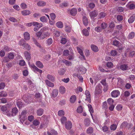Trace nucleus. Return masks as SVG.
Returning <instances> with one entry per match:
<instances>
[{
  "instance_id": "obj_15",
  "label": "nucleus",
  "mask_w": 135,
  "mask_h": 135,
  "mask_svg": "<svg viewBox=\"0 0 135 135\" xmlns=\"http://www.w3.org/2000/svg\"><path fill=\"white\" fill-rule=\"evenodd\" d=\"M90 47L92 50L94 52H97L99 51L98 47L94 44H91Z\"/></svg>"
},
{
  "instance_id": "obj_44",
  "label": "nucleus",
  "mask_w": 135,
  "mask_h": 135,
  "mask_svg": "<svg viewBox=\"0 0 135 135\" xmlns=\"http://www.w3.org/2000/svg\"><path fill=\"white\" fill-rule=\"evenodd\" d=\"M85 124L86 126H88L90 124V121L88 118H86L84 120Z\"/></svg>"
},
{
  "instance_id": "obj_26",
  "label": "nucleus",
  "mask_w": 135,
  "mask_h": 135,
  "mask_svg": "<svg viewBox=\"0 0 135 135\" xmlns=\"http://www.w3.org/2000/svg\"><path fill=\"white\" fill-rule=\"evenodd\" d=\"M46 2L43 1H39L37 3V5L40 7L45 6L46 5Z\"/></svg>"
},
{
  "instance_id": "obj_56",
  "label": "nucleus",
  "mask_w": 135,
  "mask_h": 135,
  "mask_svg": "<svg viewBox=\"0 0 135 135\" xmlns=\"http://www.w3.org/2000/svg\"><path fill=\"white\" fill-rule=\"evenodd\" d=\"M115 26L114 22L112 21L110 22L109 24V26L110 28H114Z\"/></svg>"
},
{
  "instance_id": "obj_23",
  "label": "nucleus",
  "mask_w": 135,
  "mask_h": 135,
  "mask_svg": "<svg viewBox=\"0 0 135 135\" xmlns=\"http://www.w3.org/2000/svg\"><path fill=\"white\" fill-rule=\"evenodd\" d=\"M59 92L61 94H64L65 92V89L64 86H61L60 87L59 89Z\"/></svg>"
},
{
  "instance_id": "obj_17",
  "label": "nucleus",
  "mask_w": 135,
  "mask_h": 135,
  "mask_svg": "<svg viewBox=\"0 0 135 135\" xmlns=\"http://www.w3.org/2000/svg\"><path fill=\"white\" fill-rule=\"evenodd\" d=\"M70 13L71 16H75L77 13V10L75 8H73L70 10Z\"/></svg>"
},
{
  "instance_id": "obj_47",
  "label": "nucleus",
  "mask_w": 135,
  "mask_h": 135,
  "mask_svg": "<svg viewBox=\"0 0 135 135\" xmlns=\"http://www.w3.org/2000/svg\"><path fill=\"white\" fill-rule=\"evenodd\" d=\"M68 4L66 2H64L60 4V6L61 8L66 7L68 6Z\"/></svg>"
},
{
  "instance_id": "obj_49",
  "label": "nucleus",
  "mask_w": 135,
  "mask_h": 135,
  "mask_svg": "<svg viewBox=\"0 0 135 135\" xmlns=\"http://www.w3.org/2000/svg\"><path fill=\"white\" fill-rule=\"evenodd\" d=\"M117 51L114 50H112L110 52V54L111 56H114L117 54Z\"/></svg>"
},
{
  "instance_id": "obj_32",
  "label": "nucleus",
  "mask_w": 135,
  "mask_h": 135,
  "mask_svg": "<svg viewBox=\"0 0 135 135\" xmlns=\"http://www.w3.org/2000/svg\"><path fill=\"white\" fill-rule=\"evenodd\" d=\"M49 35V33L48 32H43L42 31V33L41 36V39H44L46 37L48 36Z\"/></svg>"
},
{
  "instance_id": "obj_34",
  "label": "nucleus",
  "mask_w": 135,
  "mask_h": 135,
  "mask_svg": "<svg viewBox=\"0 0 135 135\" xmlns=\"http://www.w3.org/2000/svg\"><path fill=\"white\" fill-rule=\"evenodd\" d=\"M124 83V81L122 79L119 78L118 80V84L120 86L123 85Z\"/></svg>"
},
{
  "instance_id": "obj_35",
  "label": "nucleus",
  "mask_w": 135,
  "mask_h": 135,
  "mask_svg": "<svg viewBox=\"0 0 135 135\" xmlns=\"http://www.w3.org/2000/svg\"><path fill=\"white\" fill-rule=\"evenodd\" d=\"M21 13L23 15L26 16L31 14V12L28 10H24L22 11Z\"/></svg>"
},
{
  "instance_id": "obj_61",
  "label": "nucleus",
  "mask_w": 135,
  "mask_h": 135,
  "mask_svg": "<svg viewBox=\"0 0 135 135\" xmlns=\"http://www.w3.org/2000/svg\"><path fill=\"white\" fill-rule=\"evenodd\" d=\"M33 123L34 126H37L39 124L40 122L37 120L35 119L33 120Z\"/></svg>"
},
{
  "instance_id": "obj_30",
  "label": "nucleus",
  "mask_w": 135,
  "mask_h": 135,
  "mask_svg": "<svg viewBox=\"0 0 135 135\" xmlns=\"http://www.w3.org/2000/svg\"><path fill=\"white\" fill-rule=\"evenodd\" d=\"M58 94V90L55 89L52 91V96L53 97L55 98L56 97Z\"/></svg>"
},
{
  "instance_id": "obj_9",
  "label": "nucleus",
  "mask_w": 135,
  "mask_h": 135,
  "mask_svg": "<svg viewBox=\"0 0 135 135\" xmlns=\"http://www.w3.org/2000/svg\"><path fill=\"white\" fill-rule=\"evenodd\" d=\"M119 68L121 70L125 71L128 70L129 68L127 65L126 64H122L119 66Z\"/></svg>"
},
{
  "instance_id": "obj_20",
  "label": "nucleus",
  "mask_w": 135,
  "mask_h": 135,
  "mask_svg": "<svg viewBox=\"0 0 135 135\" xmlns=\"http://www.w3.org/2000/svg\"><path fill=\"white\" fill-rule=\"evenodd\" d=\"M36 66L40 68H42L44 67V65L40 61H37L36 62Z\"/></svg>"
},
{
  "instance_id": "obj_58",
  "label": "nucleus",
  "mask_w": 135,
  "mask_h": 135,
  "mask_svg": "<svg viewBox=\"0 0 135 135\" xmlns=\"http://www.w3.org/2000/svg\"><path fill=\"white\" fill-rule=\"evenodd\" d=\"M107 103H108L110 105L113 104L114 100L112 98H109L107 100Z\"/></svg>"
},
{
  "instance_id": "obj_59",
  "label": "nucleus",
  "mask_w": 135,
  "mask_h": 135,
  "mask_svg": "<svg viewBox=\"0 0 135 135\" xmlns=\"http://www.w3.org/2000/svg\"><path fill=\"white\" fill-rule=\"evenodd\" d=\"M111 135H124L122 131H117L116 132L115 134H112Z\"/></svg>"
},
{
  "instance_id": "obj_27",
  "label": "nucleus",
  "mask_w": 135,
  "mask_h": 135,
  "mask_svg": "<svg viewBox=\"0 0 135 135\" xmlns=\"http://www.w3.org/2000/svg\"><path fill=\"white\" fill-rule=\"evenodd\" d=\"M15 56L14 53L11 52L8 53V57L10 60H11L13 59Z\"/></svg>"
},
{
  "instance_id": "obj_2",
  "label": "nucleus",
  "mask_w": 135,
  "mask_h": 135,
  "mask_svg": "<svg viewBox=\"0 0 135 135\" xmlns=\"http://www.w3.org/2000/svg\"><path fill=\"white\" fill-rule=\"evenodd\" d=\"M29 66L35 72L37 73H38L41 74L42 73V70L38 68L33 64H29Z\"/></svg>"
},
{
  "instance_id": "obj_33",
  "label": "nucleus",
  "mask_w": 135,
  "mask_h": 135,
  "mask_svg": "<svg viewBox=\"0 0 135 135\" xmlns=\"http://www.w3.org/2000/svg\"><path fill=\"white\" fill-rule=\"evenodd\" d=\"M17 112L18 110L16 108H13L12 110L11 115L13 116H15L16 115Z\"/></svg>"
},
{
  "instance_id": "obj_3",
  "label": "nucleus",
  "mask_w": 135,
  "mask_h": 135,
  "mask_svg": "<svg viewBox=\"0 0 135 135\" xmlns=\"http://www.w3.org/2000/svg\"><path fill=\"white\" fill-rule=\"evenodd\" d=\"M27 111L26 110H24L22 111L20 117V119L21 122L23 123L25 120L27 119Z\"/></svg>"
},
{
  "instance_id": "obj_28",
  "label": "nucleus",
  "mask_w": 135,
  "mask_h": 135,
  "mask_svg": "<svg viewBox=\"0 0 135 135\" xmlns=\"http://www.w3.org/2000/svg\"><path fill=\"white\" fill-rule=\"evenodd\" d=\"M83 24L85 26H86L88 25V20L86 16H83Z\"/></svg>"
},
{
  "instance_id": "obj_4",
  "label": "nucleus",
  "mask_w": 135,
  "mask_h": 135,
  "mask_svg": "<svg viewBox=\"0 0 135 135\" xmlns=\"http://www.w3.org/2000/svg\"><path fill=\"white\" fill-rule=\"evenodd\" d=\"M76 49L78 53H79L80 55V56L79 57L81 59V60H85V57L84 55L83 51L82 50V48L77 46L76 47Z\"/></svg>"
},
{
  "instance_id": "obj_45",
  "label": "nucleus",
  "mask_w": 135,
  "mask_h": 135,
  "mask_svg": "<svg viewBox=\"0 0 135 135\" xmlns=\"http://www.w3.org/2000/svg\"><path fill=\"white\" fill-rule=\"evenodd\" d=\"M107 25L105 22H103L101 24V27L102 30H104L107 27Z\"/></svg>"
},
{
  "instance_id": "obj_16",
  "label": "nucleus",
  "mask_w": 135,
  "mask_h": 135,
  "mask_svg": "<svg viewBox=\"0 0 135 135\" xmlns=\"http://www.w3.org/2000/svg\"><path fill=\"white\" fill-rule=\"evenodd\" d=\"M135 20V15H132L129 18L128 22L129 23H133Z\"/></svg>"
},
{
  "instance_id": "obj_8",
  "label": "nucleus",
  "mask_w": 135,
  "mask_h": 135,
  "mask_svg": "<svg viewBox=\"0 0 135 135\" xmlns=\"http://www.w3.org/2000/svg\"><path fill=\"white\" fill-rule=\"evenodd\" d=\"M98 14V11L96 10L90 12L89 13L90 16L92 19H93L94 17H96Z\"/></svg>"
},
{
  "instance_id": "obj_64",
  "label": "nucleus",
  "mask_w": 135,
  "mask_h": 135,
  "mask_svg": "<svg viewBox=\"0 0 135 135\" xmlns=\"http://www.w3.org/2000/svg\"><path fill=\"white\" fill-rule=\"evenodd\" d=\"M50 132L54 135H57V131L53 129H51L50 130Z\"/></svg>"
},
{
  "instance_id": "obj_13",
  "label": "nucleus",
  "mask_w": 135,
  "mask_h": 135,
  "mask_svg": "<svg viewBox=\"0 0 135 135\" xmlns=\"http://www.w3.org/2000/svg\"><path fill=\"white\" fill-rule=\"evenodd\" d=\"M25 57L26 60L29 61L31 58L30 54L27 51H25L24 53Z\"/></svg>"
},
{
  "instance_id": "obj_22",
  "label": "nucleus",
  "mask_w": 135,
  "mask_h": 135,
  "mask_svg": "<svg viewBox=\"0 0 135 135\" xmlns=\"http://www.w3.org/2000/svg\"><path fill=\"white\" fill-rule=\"evenodd\" d=\"M76 97L75 95H73L71 96L70 98V102L72 103H74L76 101Z\"/></svg>"
},
{
  "instance_id": "obj_54",
  "label": "nucleus",
  "mask_w": 135,
  "mask_h": 135,
  "mask_svg": "<svg viewBox=\"0 0 135 135\" xmlns=\"http://www.w3.org/2000/svg\"><path fill=\"white\" fill-rule=\"evenodd\" d=\"M88 6L90 8L92 9L93 8L95 7V5L94 3L91 2L89 3Z\"/></svg>"
},
{
  "instance_id": "obj_21",
  "label": "nucleus",
  "mask_w": 135,
  "mask_h": 135,
  "mask_svg": "<svg viewBox=\"0 0 135 135\" xmlns=\"http://www.w3.org/2000/svg\"><path fill=\"white\" fill-rule=\"evenodd\" d=\"M23 35L25 39L26 40H28L30 38V35L29 33L27 32L24 33Z\"/></svg>"
},
{
  "instance_id": "obj_52",
  "label": "nucleus",
  "mask_w": 135,
  "mask_h": 135,
  "mask_svg": "<svg viewBox=\"0 0 135 135\" xmlns=\"http://www.w3.org/2000/svg\"><path fill=\"white\" fill-rule=\"evenodd\" d=\"M10 59L7 56H5L3 59V62H7L9 61Z\"/></svg>"
},
{
  "instance_id": "obj_40",
  "label": "nucleus",
  "mask_w": 135,
  "mask_h": 135,
  "mask_svg": "<svg viewBox=\"0 0 135 135\" xmlns=\"http://www.w3.org/2000/svg\"><path fill=\"white\" fill-rule=\"evenodd\" d=\"M88 107L89 108V110L90 113L91 115V116L92 118L93 119V117L92 116V113H93L94 111L92 107V106L90 104H89L88 105Z\"/></svg>"
},
{
  "instance_id": "obj_36",
  "label": "nucleus",
  "mask_w": 135,
  "mask_h": 135,
  "mask_svg": "<svg viewBox=\"0 0 135 135\" xmlns=\"http://www.w3.org/2000/svg\"><path fill=\"white\" fill-rule=\"evenodd\" d=\"M57 27L59 28H62L63 27V23L61 21H58L56 23Z\"/></svg>"
},
{
  "instance_id": "obj_10",
  "label": "nucleus",
  "mask_w": 135,
  "mask_h": 135,
  "mask_svg": "<svg viewBox=\"0 0 135 135\" xmlns=\"http://www.w3.org/2000/svg\"><path fill=\"white\" fill-rule=\"evenodd\" d=\"M85 93L86 97V99L85 100L87 101L89 103H90L91 102V97L89 91L86 90L85 91Z\"/></svg>"
},
{
  "instance_id": "obj_6",
  "label": "nucleus",
  "mask_w": 135,
  "mask_h": 135,
  "mask_svg": "<svg viewBox=\"0 0 135 135\" xmlns=\"http://www.w3.org/2000/svg\"><path fill=\"white\" fill-rule=\"evenodd\" d=\"M120 92L118 90H115L113 91L111 93V96L114 98H116L119 96L120 95Z\"/></svg>"
},
{
  "instance_id": "obj_63",
  "label": "nucleus",
  "mask_w": 135,
  "mask_h": 135,
  "mask_svg": "<svg viewBox=\"0 0 135 135\" xmlns=\"http://www.w3.org/2000/svg\"><path fill=\"white\" fill-rule=\"evenodd\" d=\"M40 21L42 22H46L47 20V18L45 16H42L40 18Z\"/></svg>"
},
{
  "instance_id": "obj_11",
  "label": "nucleus",
  "mask_w": 135,
  "mask_h": 135,
  "mask_svg": "<svg viewBox=\"0 0 135 135\" xmlns=\"http://www.w3.org/2000/svg\"><path fill=\"white\" fill-rule=\"evenodd\" d=\"M65 30L68 33L70 32L72 30V26L71 25H68L67 24L65 25Z\"/></svg>"
},
{
  "instance_id": "obj_48",
  "label": "nucleus",
  "mask_w": 135,
  "mask_h": 135,
  "mask_svg": "<svg viewBox=\"0 0 135 135\" xmlns=\"http://www.w3.org/2000/svg\"><path fill=\"white\" fill-rule=\"evenodd\" d=\"M117 125L116 124H113L110 126V128L112 130L115 131L117 128Z\"/></svg>"
},
{
  "instance_id": "obj_41",
  "label": "nucleus",
  "mask_w": 135,
  "mask_h": 135,
  "mask_svg": "<svg viewBox=\"0 0 135 135\" xmlns=\"http://www.w3.org/2000/svg\"><path fill=\"white\" fill-rule=\"evenodd\" d=\"M102 130L104 132H106L107 133H109V131L108 130V127L106 126H104L102 127Z\"/></svg>"
},
{
  "instance_id": "obj_43",
  "label": "nucleus",
  "mask_w": 135,
  "mask_h": 135,
  "mask_svg": "<svg viewBox=\"0 0 135 135\" xmlns=\"http://www.w3.org/2000/svg\"><path fill=\"white\" fill-rule=\"evenodd\" d=\"M22 99L24 102L27 103H28L31 102L28 98H27L25 95L23 96V97L22 98Z\"/></svg>"
},
{
  "instance_id": "obj_42",
  "label": "nucleus",
  "mask_w": 135,
  "mask_h": 135,
  "mask_svg": "<svg viewBox=\"0 0 135 135\" xmlns=\"http://www.w3.org/2000/svg\"><path fill=\"white\" fill-rule=\"evenodd\" d=\"M26 42L23 39H21L19 41L18 43L20 45H22L23 47L25 45Z\"/></svg>"
},
{
  "instance_id": "obj_25",
  "label": "nucleus",
  "mask_w": 135,
  "mask_h": 135,
  "mask_svg": "<svg viewBox=\"0 0 135 135\" xmlns=\"http://www.w3.org/2000/svg\"><path fill=\"white\" fill-rule=\"evenodd\" d=\"M130 124H128L127 122H124L121 125V127L123 128H127L128 126H130Z\"/></svg>"
},
{
  "instance_id": "obj_62",
  "label": "nucleus",
  "mask_w": 135,
  "mask_h": 135,
  "mask_svg": "<svg viewBox=\"0 0 135 135\" xmlns=\"http://www.w3.org/2000/svg\"><path fill=\"white\" fill-rule=\"evenodd\" d=\"M23 47H24V48H25L27 50H30L31 48L30 46L26 43H25V45L23 46Z\"/></svg>"
},
{
  "instance_id": "obj_50",
  "label": "nucleus",
  "mask_w": 135,
  "mask_h": 135,
  "mask_svg": "<svg viewBox=\"0 0 135 135\" xmlns=\"http://www.w3.org/2000/svg\"><path fill=\"white\" fill-rule=\"evenodd\" d=\"M7 95V93L5 91H2L0 92V97H6Z\"/></svg>"
},
{
  "instance_id": "obj_39",
  "label": "nucleus",
  "mask_w": 135,
  "mask_h": 135,
  "mask_svg": "<svg viewBox=\"0 0 135 135\" xmlns=\"http://www.w3.org/2000/svg\"><path fill=\"white\" fill-rule=\"evenodd\" d=\"M113 45L114 46L118 47L120 46L121 44L117 40H115L113 41Z\"/></svg>"
},
{
  "instance_id": "obj_53",
  "label": "nucleus",
  "mask_w": 135,
  "mask_h": 135,
  "mask_svg": "<svg viewBox=\"0 0 135 135\" xmlns=\"http://www.w3.org/2000/svg\"><path fill=\"white\" fill-rule=\"evenodd\" d=\"M102 29L101 27L99 26H97L95 28V31L97 32H100L102 31Z\"/></svg>"
},
{
  "instance_id": "obj_38",
  "label": "nucleus",
  "mask_w": 135,
  "mask_h": 135,
  "mask_svg": "<svg viewBox=\"0 0 135 135\" xmlns=\"http://www.w3.org/2000/svg\"><path fill=\"white\" fill-rule=\"evenodd\" d=\"M44 112V110L40 108L37 110V115L39 116H41L42 115Z\"/></svg>"
},
{
  "instance_id": "obj_14",
  "label": "nucleus",
  "mask_w": 135,
  "mask_h": 135,
  "mask_svg": "<svg viewBox=\"0 0 135 135\" xmlns=\"http://www.w3.org/2000/svg\"><path fill=\"white\" fill-rule=\"evenodd\" d=\"M78 70L79 72H80L82 74H84L86 72V69L84 67L79 66L78 67Z\"/></svg>"
},
{
  "instance_id": "obj_37",
  "label": "nucleus",
  "mask_w": 135,
  "mask_h": 135,
  "mask_svg": "<svg viewBox=\"0 0 135 135\" xmlns=\"http://www.w3.org/2000/svg\"><path fill=\"white\" fill-rule=\"evenodd\" d=\"M83 34L85 36H89V32L87 29H84L82 31Z\"/></svg>"
},
{
  "instance_id": "obj_12",
  "label": "nucleus",
  "mask_w": 135,
  "mask_h": 135,
  "mask_svg": "<svg viewBox=\"0 0 135 135\" xmlns=\"http://www.w3.org/2000/svg\"><path fill=\"white\" fill-rule=\"evenodd\" d=\"M72 126V123L71 121H68L65 124V127L66 129L68 130L70 129Z\"/></svg>"
},
{
  "instance_id": "obj_57",
  "label": "nucleus",
  "mask_w": 135,
  "mask_h": 135,
  "mask_svg": "<svg viewBox=\"0 0 135 135\" xmlns=\"http://www.w3.org/2000/svg\"><path fill=\"white\" fill-rule=\"evenodd\" d=\"M17 107L19 109H21L22 107L23 104L22 102L20 101H17Z\"/></svg>"
},
{
  "instance_id": "obj_19",
  "label": "nucleus",
  "mask_w": 135,
  "mask_h": 135,
  "mask_svg": "<svg viewBox=\"0 0 135 135\" xmlns=\"http://www.w3.org/2000/svg\"><path fill=\"white\" fill-rule=\"evenodd\" d=\"M47 78L48 80L53 82L55 81V76L51 75L48 74L47 75Z\"/></svg>"
},
{
  "instance_id": "obj_51",
  "label": "nucleus",
  "mask_w": 135,
  "mask_h": 135,
  "mask_svg": "<svg viewBox=\"0 0 135 135\" xmlns=\"http://www.w3.org/2000/svg\"><path fill=\"white\" fill-rule=\"evenodd\" d=\"M93 131V129L91 127H89L87 130V132L88 134L91 133Z\"/></svg>"
},
{
  "instance_id": "obj_29",
  "label": "nucleus",
  "mask_w": 135,
  "mask_h": 135,
  "mask_svg": "<svg viewBox=\"0 0 135 135\" xmlns=\"http://www.w3.org/2000/svg\"><path fill=\"white\" fill-rule=\"evenodd\" d=\"M45 81L46 84L48 86L51 87H53L54 86L53 83L50 82L49 80H46Z\"/></svg>"
},
{
  "instance_id": "obj_7",
  "label": "nucleus",
  "mask_w": 135,
  "mask_h": 135,
  "mask_svg": "<svg viewBox=\"0 0 135 135\" xmlns=\"http://www.w3.org/2000/svg\"><path fill=\"white\" fill-rule=\"evenodd\" d=\"M33 25L35 26L34 30L36 32L37 31L38 29L42 26V25L41 23H39L37 22H33Z\"/></svg>"
},
{
  "instance_id": "obj_1",
  "label": "nucleus",
  "mask_w": 135,
  "mask_h": 135,
  "mask_svg": "<svg viewBox=\"0 0 135 135\" xmlns=\"http://www.w3.org/2000/svg\"><path fill=\"white\" fill-rule=\"evenodd\" d=\"M102 86L100 84L97 85L94 93L95 97H98L100 94L102 92Z\"/></svg>"
},
{
  "instance_id": "obj_31",
  "label": "nucleus",
  "mask_w": 135,
  "mask_h": 135,
  "mask_svg": "<svg viewBox=\"0 0 135 135\" xmlns=\"http://www.w3.org/2000/svg\"><path fill=\"white\" fill-rule=\"evenodd\" d=\"M62 62L65 64L67 66H70L72 65V63L71 62L67 60L64 59H63L62 60Z\"/></svg>"
},
{
  "instance_id": "obj_46",
  "label": "nucleus",
  "mask_w": 135,
  "mask_h": 135,
  "mask_svg": "<svg viewBox=\"0 0 135 135\" xmlns=\"http://www.w3.org/2000/svg\"><path fill=\"white\" fill-rule=\"evenodd\" d=\"M65 73V70L64 69H60L58 71L59 74L60 75H63Z\"/></svg>"
},
{
  "instance_id": "obj_55",
  "label": "nucleus",
  "mask_w": 135,
  "mask_h": 135,
  "mask_svg": "<svg viewBox=\"0 0 135 135\" xmlns=\"http://www.w3.org/2000/svg\"><path fill=\"white\" fill-rule=\"evenodd\" d=\"M134 36V33L133 32H131L128 35V37L129 38H133Z\"/></svg>"
},
{
  "instance_id": "obj_18",
  "label": "nucleus",
  "mask_w": 135,
  "mask_h": 135,
  "mask_svg": "<svg viewBox=\"0 0 135 135\" xmlns=\"http://www.w3.org/2000/svg\"><path fill=\"white\" fill-rule=\"evenodd\" d=\"M11 104H9H9H7L5 105L4 106H0L1 107V111H3V112H4L6 111L7 107H9V106H11Z\"/></svg>"
},
{
  "instance_id": "obj_5",
  "label": "nucleus",
  "mask_w": 135,
  "mask_h": 135,
  "mask_svg": "<svg viewBox=\"0 0 135 135\" xmlns=\"http://www.w3.org/2000/svg\"><path fill=\"white\" fill-rule=\"evenodd\" d=\"M45 116L43 115L41 118V119L43 120H44V121L43 122L41 123L40 128V129H42L43 128L46 127H47L48 124V122L46 120H45Z\"/></svg>"
},
{
  "instance_id": "obj_60",
  "label": "nucleus",
  "mask_w": 135,
  "mask_h": 135,
  "mask_svg": "<svg viewBox=\"0 0 135 135\" xmlns=\"http://www.w3.org/2000/svg\"><path fill=\"white\" fill-rule=\"evenodd\" d=\"M83 110V109L82 107L81 106H80L77 109V111L79 113H81L82 112Z\"/></svg>"
},
{
  "instance_id": "obj_24",
  "label": "nucleus",
  "mask_w": 135,
  "mask_h": 135,
  "mask_svg": "<svg viewBox=\"0 0 135 135\" xmlns=\"http://www.w3.org/2000/svg\"><path fill=\"white\" fill-rule=\"evenodd\" d=\"M108 14V13L105 12H101L99 14V16L100 18H104Z\"/></svg>"
}]
</instances>
